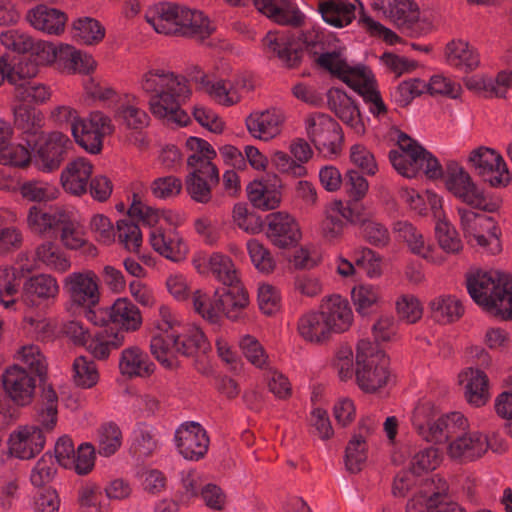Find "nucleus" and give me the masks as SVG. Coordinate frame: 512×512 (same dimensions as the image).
<instances>
[{
  "mask_svg": "<svg viewBox=\"0 0 512 512\" xmlns=\"http://www.w3.org/2000/svg\"><path fill=\"white\" fill-rule=\"evenodd\" d=\"M372 7L409 37L418 38L432 31V23L421 18L419 6L413 0H373Z\"/></svg>",
  "mask_w": 512,
  "mask_h": 512,
  "instance_id": "obj_7",
  "label": "nucleus"
},
{
  "mask_svg": "<svg viewBox=\"0 0 512 512\" xmlns=\"http://www.w3.org/2000/svg\"><path fill=\"white\" fill-rule=\"evenodd\" d=\"M429 307L432 317L445 324L458 320L464 313L462 303L450 295H441L434 298Z\"/></svg>",
  "mask_w": 512,
  "mask_h": 512,
  "instance_id": "obj_57",
  "label": "nucleus"
},
{
  "mask_svg": "<svg viewBox=\"0 0 512 512\" xmlns=\"http://www.w3.org/2000/svg\"><path fill=\"white\" fill-rule=\"evenodd\" d=\"M459 384L463 387L464 398L470 406H485L490 398V381L487 374L479 369L469 367L458 375Z\"/></svg>",
  "mask_w": 512,
  "mask_h": 512,
  "instance_id": "obj_32",
  "label": "nucleus"
},
{
  "mask_svg": "<svg viewBox=\"0 0 512 512\" xmlns=\"http://www.w3.org/2000/svg\"><path fill=\"white\" fill-rule=\"evenodd\" d=\"M374 428V423L367 424L365 421H362L359 426L360 433L353 435L348 441L344 455V464L348 472L356 474L365 467L368 460L369 447L364 434H370Z\"/></svg>",
  "mask_w": 512,
  "mask_h": 512,
  "instance_id": "obj_40",
  "label": "nucleus"
},
{
  "mask_svg": "<svg viewBox=\"0 0 512 512\" xmlns=\"http://www.w3.org/2000/svg\"><path fill=\"white\" fill-rule=\"evenodd\" d=\"M191 304L194 312L203 320L213 325H219L223 319V303L219 291L213 293L196 289L191 292Z\"/></svg>",
  "mask_w": 512,
  "mask_h": 512,
  "instance_id": "obj_44",
  "label": "nucleus"
},
{
  "mask_svg": "<svg viewBox=\"0 0 512 512\" xmlns=\"http://www.w3.org/2000/svg\"><path fill=\"white\" fill-rule=\"evenodd\" d=\"M59 293L60 285L55 276L49 273H38L24 281L21 301L27 308H35L41 303L54 301Z\"/></svg>",
  "mask_w": 512,
  "mask_h": 512,
  "instance_id": "obj_21",
  "label": "nucleus"
},
{
  "mask_svg": "<svg viewBox=\"0 0 512 512\" xmlns=\"http://www.w3.org/2000/svg\"><path fill=\"white\" fill-rule=\"evenodd\" d=\"M445 57L449 65L465 71L476 69L480 64L478 52L463 40H453L446 45Z\"/></svg>",
  "mask_w": 512,
  "mask_h": 512,
  "instance_id": "obj_53",
  "label": "nucleus"
},
{
  "mask_svg": "<svg viewBox=\"0 0 512 512\" xmlns=\"http://www.w3.org/2000/svg\"><path fill=\"white\" fill-rule=\"evenodd\" d=\"M43 142L34 146L35 163L38 169L45 173L56 171L64 161L67 152L72 148L70 138L59 131H53L43 136Z\"/></svg>",
  "mask_w": 512,
  "mask_h": 512,
  "instance_id": "obj_19",
  "label": "nucleus"
},
{
  "mask_svg": "<svg viewBox=\"0 0 512 512\" xmlns=\"http://www.w3.org/2000/svg\"><path fill=\"white\" fill-rule=\"evenodd\" d=\"M503 281L485 309L504 320H512V277L507 274Z\"/></svg>",
  "mask_w": 512,
  "mask_h": 512,
  "instance_id": "obj_59",
  "label": "nucleus"
},
{
  "mask_svg": "<svg viewBox=\"0 0 512 512\" xmlns=\"http://www.w3.org/2000/svg\"><path fill=\"white\" fill-rule=\"evenodd\" d=\"M228 286L220 294L221 303H223V316L236 321L240 317V313L249 305V296L247 290L238 280L233 284H225Z\"/></svg>",
  "mask_w": 512,
  "mask_h": 512,
  "instance_id": "obj_55",
  "label": "nucleus"
},
{
  "mask_svg": "<svg viewBox=\"0 0 512 512\" xmlns=\"http://www.w3.org/2000/svg\"><path fill=\"white\" fill-rule=\"evenodd\" d=\"M395 237L404 242L409 250L426 261L440 265L444 263L445 258L438 253L436 249L426 244L423 234L412 223L408 221H397L393 225Z\"/></svg>",
  "mask_w": 512,
  "mask_h": 512,
  "instance_id": "obj_30",
  "label": "nucleus"
},
{
  "mask_svg": "<svg viewBox=\"0 0 512 512\" xmlns=\"http://www.w3.org/2000/svg\"><path fill=\"white\" fill-rule=\"evenodd\" d=\"M397 145L398 150L390 151L389 159L399 174L413 178L423 172L430 179L442 177L443 170L437 158L408 135L400 133Z\"/></svg>",
  "mask_w": 512,
  "mask_h": 512,
  "instance_id": "obj_4",
  "label": "nucleus"
},
{
  "mask_svg": "<svg viewBox=\"0 0 512 512\" xmlns=\"http://www.w3.org/2000/svg\"><path fill=\"white\" fill-rule=\"evenodd\" d=\"M284 122L283 111L270 108L251 112L245 125L253 138L267 142L280 135Z\"/></svg>",
  "mask_w": 512,
  "mask_h": 512,
  "instance_id": "obj_27",
  "label": "nucleus"
},
{
  "mask_svg": "<svg viewBox=\"0 0 512 512\" xmlns=\"http://www.w3.org/2000/svg\"><path fill=\"white\" fill-rule=\"evenodd\" d=\"M21 196L30 202H48L55 200L59 195L58 188L49 182L29 180L19 188Z\"/></svg>",
  "mask_w": 512,
  "mask_h": 512,
  "instance_id": "obj_62",
  "label": "nucleus"
},
{
  "mask_svg": "<svg viewBox=\"0 0 512 512\" xmlns=\"http://www.w3.org/2000/svg\"><path fill=\"white\" fill-rule=\"evenodd\" d=\"M36 420L41 428L21 425L10 433L8 448L12 456L28 460L43 450L46 443L44 431H52L58 421V396L51 385L42 388Z\"/></svg>",
  "mask_w": 512,
  "mask_h": 512,
  "instance_id": "obj_1",
  "label": "nucleus"
},
{
  "mask_svg": "<svg viewBox=\"0 0 512 512\" xmlns=\"http://www.w3.org/2000/svg\"><path fill=\"white\" fill-rule=\"evenodd\" d=\"M110 321L126 332L138 331L143 323L140 309L128 298H118L109 309Z\"/></svg>",
  "mask_w": 512,
  "mask_h": 512,
  "instance_id": "obj_49",
  "label": "nucleus"
},
{
  "mask_svg": "<svg viewBox=\"0 0 512 512\" xmlns=\"http://www.w3.org/2000/svg\"><path fill=\"white\" fill-rule=\"evenodd\" d=\"M459 224L467 242L478 246L491 254L501 250V231L497 222L489 216L476 213L464 207H458Z\"/></svg>",
  "mask_w": 512,
  "mask_h": 512,
  "instance_id": "obj_8",
  "label": "nucleus"
},
{
  "mask_svg": "<svg viewBox=\"0 0 512 512\" xmlns=\"http://www.w3.org/2000/svg\"><path fill=\"white\" fill-rule=\"evenodd\" d=\"M148 241L155 252L175 263L184 261L190 251L188 242L175 229L167 232L153 229Z\"/></svg>",
  "mask_w": 512,
  "mask_h": 512,
  "instance_id": "obj_31",
  "label": "nucleus"
},
{
  "mask_svg": "<svg viewBox=\"0 0 512 512\" xmlns=\"http://www.w3.org/2000/svg\"><path fill=\"white\" fill-rule=\"evenodd\" d=\"M297 332L305 342L317 345L332 337L319 309L308 311L298 319Z\"/></svg>",
  "mask_w": 512,
  "mask_h": 512,
  "instance_id": "obj_46",
  "label": "nucleus"
},
{
  "mask_svg": "<svg viewBox=\"0 0 512 512\" xmlns=\"http://www.w3.org/2000/svg\"><path fill=\"white\" fill-rule=\"evenodd\" d=\"M125 342L121 333L99 334L90 338L86 344L87 350L99 360H105L113 350L120 348Z\"/></svg>",
  "mask_w": 512,
  "mask_h": 512,
  "instance_id": "obj_63",
  "label": "nucleus"
},
{
  "mask_svg": "<svg viewBox=\"0 0 512 512\" xmlns=\"http://www.w3.org/2000/svg\"><path fill=\"white\" fill-rule=\"evenodd\" d=\"M14 360L30 370L29 373L38 376L43 375L47 369L46 358L39 346L24 344L19 346L14 353Z\"/></svg>",
  "mask_w": 512,
  "mask_h": 512,
  "instance_id": "obj_58",
  "label": "nucleus"
},
{
  "mask_svg": "<svg viewBox=\"0 0 512 512\" xmlns=\"http://www.w3.org/2000/svg\"><path fill=\"white\" fill-rule=\"evenodd\" d=\"M356 383L366 393H374L385 387L390 379L389 359L368 339L357 345Z\"/></svg>",
  "mask_w": 512,
  "mask_h": 512,
  "instance_id": "obj_5",
  "label": "nucleus"
},
{
  "mask_svg": "<svg viewBox=\"0 0 512 512\" xmlns=\"http://www.w3.org/2000/svg\"><path fill=\"white\" fill-rule=\"evenodd\" d=\"M267 220L266 235L273 245L279 248H288L301 240V228L293 215L279 211L271 213Z\"/></svg>",
  "mask_w": 512,
  "mask_h": 512,
  "instance_id": "obj_24",
  "label": "nucleus"
},
{
  "mask_svg": "<svg viewBox=\"0 0 512 512\" xmlns=\"http://www.w3.org/2000/svg\"><path fill=\"white\" fill-rule=\"evenodd\" d=\"M257 10L276 23L299 26L303 22V14L290 9L284 0H253Z\"/></svg>",
  "mask_w": 512,
  "mask_h": 512,
  "instance_id": "obj_50",
  "label": "nucleus"
},
{
  "mask_svg": "<svg viewBox=\"0 0 512 512\" xmlns=\"http://www.w3.org/2000/svg\"><path fill=\"white\" fill-rule=\"evenodd\" d=\"M114 117L127 130L133 131L143 130L150 122L149 115L140 107V101L135 95H125L120 99Z\"/></svg>",
  "mask_w": 512,
  "mask_h": 512,
  "instance_id": "obj_43",
  "label": "nucleus"
},
{
  "mask_svg": "<svg viewBox=\"0 0 512 512\" xmlns=\"http://www.w3.org/2000/svg\"><path fill=\"white\" fill-rule=\"evenodd\" d=\"M58 50L60 44H54L45 40H36L27 59L21 60L10 74L11 81H15V77L26 79L35 77L41 66H50L57 64Z\"/></svg>",
  "mask_w": 512,
  "mask_h": 512,
  "instance_id": "obj_20",
  "label": "nucleus"
},
{
  "mask_svg": "<svg viewBox=\"0 0 512 512\" xmlns=\"http://www.w3.org/2000/svg\"><path fill=\"white\" fill-rule=\"evenodd\" d=\"M180 334L157 332L150 341V350L157 361L165 368H172L175 356L180 354Z\"/></svg>",
  "mask_w": 512,
  "mask_h": 512,
  "instance_id": "obj_52",
  "label": "nucleus"
},
{
  "mask_svg": "<svg viewBox=\"0 0 512 512\" xmlns=\"http://www.w3.org/2000/svg\"><path fill=\"white\" fill-rule=\"evenodd\" d=\"M71 268L69 257L52 241L38 244L33 252L32 264L21 266L23 272L47 269L56 273H66Z\"/></svg>",
  "mask_w": 512,
  "mask_h": 512,
  "instance_id": "obj_26",
  "label": "nucleus"
},
{
  "mask_svg": "<svg viewBox=\"0 0 512 512\" xmlns=\"http://www.w3.org/2000/svg\"><path fill=\"white\" fill-rule=\"evenodd\" d=\"M73 383L80 388L89 389L99 381L96 364L85 356L76 357L72 364Z\"/></svg>",
  "mask_w": 512,
  "mask_h": 512,
  "instance_id": "obj_61",
  "label": "nucleus"
},
{
  "mask_svg": "<svg viewBox=\"0 0 512 512\" xmlns=\"http://www.w3.org/2000/svg\"><path fill=\"white\" fill-rule=\"evenodd\" d=\"M14 122L22 131L28 146H36L43 137L44 116L40 111L25 104H19L14 108Z\"/></svg>",
  "mask_w": 512,
  "mask_h": 512,
  "instance_id": "obj_42",
  "label": "nucleus"
},
{
  "mask_svg": "<svg viewBox=\"0 0 512 512\" xmlns=\"http://www.w3.org/2000/svg\"><path fill=\"white\" fill-rule=\"evenodd\" d=\"M2 385L5 394L0 390V427H5L12 420L9 400L19 407L32 404L36 390V379L22 366L14 364L4 371Z\"/></svg>",
  "mask_w": 512,
  "mask_h": 512,
  "instance_id": "obj_6",
  "label": "nucleus"
},
{
  "mask_svg": "<svg viewBox=\"0 0 512 512\" xmlns=\"http://www.w3.org/2000/svg\"><path fill=\"white\" fill-rule=\"evenodd\" d=\"M26 20L34 29L58 36L65 31L68 17L59 9L39 4L28 10Z\"/></svg>",
  "mask_w": 512,
  "mask_h": 512,
  "instance_id": "obj_36",
  "label": "nucleus"
},
{
  "mask_svg": "<svg viewBox=\"0 0 512 512\" xmlns=\"http://www.w3.org/2000/svg\"><path fill=\"white\" fill-rule=\"evenodd\" d=\"M307 137L316 149L326 155H336L343 144L340 125L328 114L312 113L305 118Z\"/></svg>",
  "mask_w": 512,
  "mask_h": 512,
  "instance_id": "obj_13",
  "label": "nucleus"
},
{
  "mask_svg": "<svg viewBox=\"0 0 512 512\" xmlns=\"http://www.w3.org/2000/svg\"><path fill=\"white\" fill-rule=\"evenodd\" d=\"M319 310L331 333L341 334L350 329L354 321V314L349 301L340 294L324 297Z\"/></svg>",
  "mask_w": 512,
  "mask_h": 512,
  "instance_id": "obj_23",
  "label": "nucleus"
},
{
  "mask_svg": "<svg viewBox=\"0 0 512 512\" xmlns=\"http://www.w3.org/2000/svg\"><path fill=\"white\" fill-rule=\"evenodd\" d=\"M21 275L14 266H0V304L8 311L19 310Z\"/></svg>",
  "mask_w": 512,
  "mask_h": 512,
  "instance_id": "obj_48",
  "label": "nucleus"
},
{
  "mask_svg": "<svg viewBox=\"0 0 512 512\" xmlns=\"http://www.w3.org/2000/svg\"><path fill=\"white\" fill-rule=\"evenodd\" d=\"M115 125L110 116L102 111H92L73 125L72 135L76 143L91 154H98L103 140L113 134Z\"/></svg>",
  "mask_w": 512,
  "mask_h": 512,
  "instance_id": "obj_12",
  "label": "nucleus"
},
{
  "mask_svg": "<svg viewBox=\"0 0 512 512\" xmlns=\"http://www.w3.org/2000/svg\"><path fill=\"white\" fill-rule=\"evenodd\" d=\"M317 62L322 68L338 77L359 95H363L377 86L375 77L368 67L351 65L340 53H323L318 57Z\"/></svg>",
  "mask_w": 512,
  "mask_h": 512,
  "instance_id": "obj_10",
  "label": "nucleus"
},
{
  "mask_svg": "<svg viewBox=\"0 0 512 512\" xmlns=\"http://www.w3.org/2000/svg\"><path fill=\"white\" fill-rule=\"evenodd\" d=\"M185 83H188V81L184 76L165 67L151 66L142 74L139 86L144 93L151 97Z\"/></svg>",
  "mask_w": 512,
  "mask_h": 512,
  "instance_id": "obj_37",
  "label": "nucleus"
},
{
  "mask_svg": "<svg viewBox=\"0 0 512 512\" xmlns=\"http://www.w3.org/2000/svg\"><path fill=\"white\" fill-rule=\"evenodd\" d=\"M351 299L357 313L361 316L371 315L383 304L380 286L368 283L356 285L351 291Z\"/></svg>",
  "mask_w": 512,
  "mask_h": 512,
  "instance_id": "obj_51",
  "label": "nucleus"
},
{
  "mask_svg": "<svg viewBox=\"0 0 512 512\" xmlns=\"http://www.w3.org/2000/svg\"><path fill=\"white\" fill-rule=\"evenodd\" d=\"M118 369L127 379L149 378L156 369L147 352L138 346L123 349L119 356Z\"/></svg>",
  "mask_w": 512,
  "mask_h": 512,
  "instance_id": "obj_35",
  "label": "nucleus"
},
{
  "mask_svg": "<svg viewBox=\"0 0 512 512\" xmlns=\"http://www.w3.org/2000/svg\"><path fill=\"white\" fill-rule=\"evenodd\" d=\"M469 162L478 175L493 187L506 186L511 180L504 158L494 149L479 147L473 150Z\"/></svg>",
  "mask_w": 512,
  "mask_h": 512,
  "instance_id": "obj_17",
  "label": "nucleus"
},
{
  "mask_svg": "<svg viewBox=\"0 0 512 512\" xmlns=\"http://www.w3.org/2000/svg\"><path fill=\"white\" fill-rule=\"evenodd\" d=\"M185 146L188 151L186 191L193 201L207 204L220 181L219 169L214 163L217 153L208 141L199 137H189Z\"/></svg>",
  "mask_w": 512,
  "mask_h": 512,
  "instance_id": "obj_2",
  "label": "nucleus"
},
{
  "mask_svg": "<svg viewBox=\"0 0 512 512\" xmlns=\"http://www.w3.org/2000/svg\"><path fill=\"white\" fill-rule=\"evenodd\" d=\"M437 490L427 486L415 494L407 503V512H449V497L447 495V484L438 479Z\"/></svg>",
  "mask_w": 512,
  "mask_h": 512,
  "instance_id": "obj_39",
  "label": "nucleus"
},
{
  "mask_svg": "<svg viewBox=\"0 0 512 512\" xmlns=\"http://www.w3.org/2000/svg\"><path fill=\"white\" fill-rule=\"evenodd\" d=\"M178 37L204 40L216 30L213 22L199 10L183 6Z\"/></svg>",
  "mask_w": 512,
  "mask_h": 512,
  "instance_id": "obj_47",
  "label": "nucleus"
},
{
  "mask_svg": "<svg viewBox=\"0 0 512 512\" xmlns=\"http://www.w3.org/2000/svg\"><path fill=\"white\" fill-rule=\"evenodd\" d=\"M263 44L267 51L276 56L284 66L293 68L299 64L300 52L289 31H270L264 37Z\"/></svg>",
  "mask_w": 512,
  "mask_h": 512,
  "instance_id": "obj_38",
  "label": "nucleus"
},
{
  "mask_svg": "<svg viewBox=\"0 0 512 512\" xmlns=\"http://www.w3.org/2000/svg\"><path fill=\"white\" fill-rule=\"evenodd\" d=\"M488 449L501 451L504 448H495L488 440L487 435L480 431L462 430L456 434L446 446L447 456L458 463H468L481 458Z\"/></svg>",
  "mask_w": 512,
  "mask_h": 512,
  "instance_id": "obj_16",
  "label": "nucleus"
},
{
  "mask_svg": "<svg viewBox=\"0 0 512 512\" xmlns=\"http://www.w3.org/2000/svg\"><path fill=\"white\" fill-rule=\"evenodd\" d=\"M324 215V219L320 224V231L322 237L329 242H334L342 236L345 226L343 220L351 223H358L360 221L353 208L341 200L330 202L325 209Z\"/></svg>",
  "mask_w": 512,
  "mask_h": 512,
  "instance_id": "obj_33",
  "label": "nucleus"
},
{
  "mask_svg": "<svg viewBox=\"0 0 512 512\" xmlns=\"http://www.w3.org/2000/svg\"><path fill=\"white\" fill-rule=\"evenodd\" d=\"M122 432L115 423H106L100 426L97 431L98 453L104 457L114 455L122 445Z\"/></svg>",
  "mask_w": 512,
  "mask_h": 512,
  "instance_id": "obj_60",
  "label": "nucleus"
},
{
  "mask_svg": "<svg viewBox=\"0 0 512 512\" xmlns=\"http://www.w3.org/2000/svg\"><path fill=\"white\" fill-rule=\"evenodd\" d=\"M174 443L178 453L184 459L199 461L207 454L210 439L200 423L187 421L175 430Z\"/></svg>",
  "mask_w": 512,
  "mask_h": 512,
  "instance_id": "obj_18",
  "label": "nucleus"
},
{
  "mask_svg": "<svg viewBox=\"0 0 512 512\" xmlns=\"http://www.w3.org/2000/svg\"><path fill=\"white\" fill-rule=\"evenodd\" d=\"M412 425L418 435L426 442L440 444L449 442L462 430H468L469 420L461 412L440 414L435 404L429 399H421L415 406Z\"/></svg>",
  "mask_w": 512,
  "mask_h": 512,
  "instance_id": "obj_3",
  "label": "nucleus"
},
{
  "mask_svg": "<svg viewBox=\"0 0 512 512\" xmlns=\"http://www.w3.org/2000/svg\"><path fill=\"white\" fill-rule=\"evenodd\" d=\"M328 105L334 114L350 129L362 137L366 133V125L360 109L355 101L340 89H331L328 92Z\"/></svg>",
  "mask_w": 512,
  "mask_h": 512,
  "instance_id": "obj_25",
  "label": "nucleus"
},
{
  "mask_svg": "<svg viewBox=\"0 0 512 512\" xmlns=\"http://www.w3.org/2000/svg\"><path fill=\"white\" fill-rule=\"evenodd\" d=\"M72 307H96L100 302V279L90 269L74 271L63 280Z\"/></svg>",
  "mask_w": 512,
  "mask_h": 512,
  "instance_id": "obj_15",
  "label": "nucleus"
},
{
  "mask_svg": "<svg viewBox=\"0 0 512 512\" xmlns=\"http://www.w3.org/2000/svg\"><path fill=\"white\" fill-rule=\"evenodd\" d=\"M355 10V5L346 0H325L319 3V12L323 20L339 28L353 21Z\"/></svg>",
  "mask_w": 512,
  "mask_h": 512,
  "instance_id": "obj_54",
  "label": "nucleus"
},
{
  "mask_svg": "<svg viewBox=\"0 0 512 512\" xmlns=\"http://www.w3.org/2000/svg\"><path fill=\"white\" fill-rule=\"evenodd\" d=\"M444 182L446 189L466 205L487 212L497 210L498 204L485 196L470 174L458 163L450 162L447 165Z\"/></svg>",
  "mask_w": 512,
  "mask_h": 512,
  "instance_id": "obj_9",
  "label": "nucleus"
},
{
  "mask_svg": "<svg viewBox=\"0 0 512 512\" xmlns=\"http://www.w3.org/2000/svg\"><path fill=\"white\" fill-rule=\"evenodd\" d=\"M94 166L90 160L78 157L69 161L60 174L63 189L74 196H82L88 190Z\"/></svg>",
  "mask_w": 512,
  "mask_h": 512,
  "instance_id": "obj_34",
  "label": "nucleus"
},
{
  "mask_svg": "<svg viewBox=\"0 0 512 512\" xmlns=\"http://www.w3.org/2000/svg\"><path fill=\"white\" fill-rule=\"evenodd\" d=\"M182 11L183 6L159 2L147 8L145 19L156 33L178 37Z\"/></svg>",
  "mask_w": 512,
  "mask_h": 512,
  "instance_id": "obj_28",
  "label": "nucleus"
},
{
  "mask_svg": "<svg viewBox=\"0 0 512 512\" xmlns=\"http://www.w3.org/2000/svg\"><path fill=\"white\" fill-rule=\"evenodd\" d=\"M507 274L498 270H478L467 276V290L471 298L484 309L491 304L493 295L501 288Z\"/></svg>",
  "mask_w": 512,
  "mask_h": 512,
  "instance_id": "obj_29",
  "label": "nucleus"
},
{
  "mask_svg": "<svg viewBox=\"0 0 512 512\" xmlns=\"http://www.w3.org/2000/svg\"><path fill=\"white\" fill-rule=\"evenodd\" d=\"M435 237L439 247L448 254H457L463 248L458 232L448 219L435 223Z\"/></svg>",
  "mask_w": 512,
  "mask_h": 512,
  "instance_id": "obj_64",
  "label": "nucleus"
},
{
  "mask_svg": "<svg viewBox=\"0 0 512 512\" xmlns=\"http://www.w3.org/2000/svg\"><path fill=\"white\" fill-rule=\"evenodd\" d=\"M57 68L67 74H89L97 67L92 55L76 49L66 43H60L58 50Z\"/></svg>",
  "mask_w": 512,
  "mask_h": 512,
  "instance_id": "obj_41",
  "label": "nucleus"
},
{
  "mask_svg": "<svg viewBox=\"0 0 512 512\" xmlns=\"http://www.w3.org/2000/svg\"><path fill=\"white\" fill-rule=\"evenodd\" d=\"M105 34V27L95 18L79 17L72 22V37L80 44L97 45Z\"/></svg>",
  "mask_w": 512,
  "mask_h": 512,
  "instance_id": "obj_56",
  "label": "nucleus"
},
{
  "mask_svg": "<svg viewBox=\"0 0 512 512\" xmlns=\"http://www.w3.org/2000/svg\"><path fill=\"white\" fill-rule=\"evenodd\" d=\"M192 264L199 274H212L224 285L236 283L239 279L232 259L220 252L212 254L203 251L196 252L192 258Z\"/></svg>",
  "mask_w": 512,
  "mask_h": 512,
  "instance_id": "obj_22",
  "label": "nucleus"
},
{
  "mask_svg": "<svg viewBox=\"0 0 512 512\" xmlns=\"http://www.w3.org/2000/svg\"><path fill=\"white\" fill-rule=\"evenodd\" d=\"M281 182L274 176L273 183L255 180L247 187L248 198L254 207L261 210H273L281 202Z\"/></svg>",
  "mask_w": 512,
  "mask_h": 512,
  "instance_id": "obj_45",
  "label": "nucleus"
},
{
  "mask_svg": "<svg viewBox=\"0 0 512 512\" xmlns=\"http://www.w3.org/2000/svg\"><path fill=\"white\" fill-rule=\"evenodd\" d=\"M191 94L189 83L182 84L167 92L149 97V109L156 118L165 120L168 124L186 126L190 122V117L181 109V105L190 98Z\"/></svg>",
  "mask_w": 512,
  "mask_h": 512,
  "instance_id": "obj_14",
  "label": "nucleus"
},
{
  "mask_svg": "<svg viewBox=\"0 0 512 512\" xmlns=\"http://www.w3.org/2000/svg\"><path fill=\"white\" fill-rule=\"evenodd\" d=\"M199 89L214 103L231 107L238 104L245 94L253 90V83L244 74H237L229 79L210 78L203 75L199 80Z\"/></svg>",
  "mask_w": 512,
  "mask_h": 512,
  "instance_id": "obj_11",
  "label": "nucleus"
}]
</instances>
